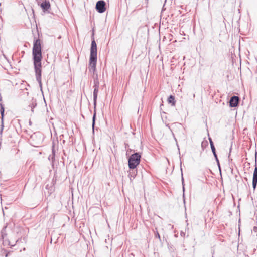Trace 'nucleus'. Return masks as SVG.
<instances>
[{
  "label": "nucleus",
  "mask_w": 257,
  "mask_h": 257,
  "mask_svg": "<svg viewBox=\"0 0 257 257\" xmlns=\"http://www.w3.org/2000/svg\"><path fill=\"white\" fill-rule=\"evenodd\" d=\"M32 56L36 80L42 89L41 73L42 60L41 41L38 38L34 39L32 49Z\"/></svg>",
  "instance_id": "nucleus-1"
},
{
  "label": "nucleus",
  "mask_w": 257,
  "mask_h": 257,
  "mask_svg": "<svg viewBox=\"0 0 257 257\" xmlns=\"http://www.w3.org/2000/svg\"><path fill=\"white\" fill-rule=\"evenodd\" d=\"M92 36V41L90 48V56L89 59V70L94 72L96 70L97 62V44L94 37Z\"/></svg>",
  "instance_id": "nucleus-2"
},
{
  "label": "nucleus",
  "mask_w": 257,
  "mask_h": 257,
  "mask_svg": "<svg viewBox=\"0 0 257 257\" xmlns=\"http://www.w3.org/2000/svg\"><path fill=\"white\" fill-rule=\"evenodd\" d=\"M7 226H4L1 231V237L3 240V244L4 246H10L11 247L14 246L16 243L18 242L21 238L19 237L17 238H12L11 237L10 239L7 238V234L6 232V228Z\"/></svg>",
  "instance_id": "nucleus-3"
},
{
  "label": "nucleus",
  "mask_w": 257,
  "mask_h": 257,
  "mask_svg": "<svg viewBox=\"0 0 257 257\" xmlns=\"http://www.w3.org/2000/svg\"><path fill=\"white\" fill-rule=\"evenodd\" d=\"M43 139V136L41 134L34 133L31 136L30 141L33 146L39 147L42 145Z\"/></svg>",
  "instance_id": "nucleus-4"
},
{
  "label": "nucleus",
  "mask_w": 257,
  "mask_h": 257,
  "mask_svg": "<svg viewBox=\"0 0 257 257\" xmlns=\"http://www.w3.org/2000/svg\"><path fill=\"white\" fill-rule=\"evenodd\" d=\"M130 169L128 176L131 180V178H135L137 174V170L136 169L140 162H128Z\"/></svg>",
  "instance_id": "nucleus-5"
},
{
  "label": "nucleus",
  "mask_w": 257,
  "mask_h": 257,
  "mask_svg": "<svg viewBox=\"0 0 257 257\" xmlns=\"http://www.w3.org/2000/svg\"><path fill=\"white\" fill-rule=\"evenodd\" d=\"M99 82L97 78V75H96V78L94 79V91H93V102L94 107L96 105L97 98V94L99 91Z\"/></svg>",
  "instance_id": "nucleus-6"
},
{
  "label": "nucleus",
  "mask_w": 257,
  "mask_h": 257,
  "mask_svg": "<svg viewBox=\"0 0 257 257\" xmlns=\"http://www.w3.org/2000/svg\"><path fill=\"white\" fill-rule=\"evenodd\" d=\"M126 155L128 156V161H140L141 157L140 153L135 152V151L131 150L126 152Z\"/></svg>",
  "instance_id": "nucleus-7"
},
{
  "label": "nucleus",
  "mask_w": 257,
  "mask_h": 257,
  "mask_svg": "<svg viewBox=\"0 0 257 257\" xmlns=\"http://www.w3.org/2000/svg\"><path fill=\"white\" fill-rule=\"evenodd\" d=\"M96 11L99 13H103L106 11V3L103 0L98 1L95 6Z\"/></svg>",
  "instance_id": "nucleus-8"
},
{
  "label": "nucleus",
  "mask_w": 257,
  "mask_h": 257,
  "mask_svg": "<svg viewBox=\"0 0 257 257\" xmlns=\"http://www.w3.org/2000/svg\"><path fill=\"white\" fill-rule=\"evenodd\" d=\"M39 5L40 6L43 12H50L51 5L49 0H46Z\"/></svg>",
  "instance_id": "nucleus-9"
},
{
  "label": "nucleus",
  "mask_w": 257,
  "mask_h": 257,
  "mask_svg": "<svg viewBox=\"0 0 257 257\" xmlns=\"http://www.w3.org/2000/svg\"><path fill=\"white\" fill-rule=\"evenodd\" d=\"M53 145L52 147V154L50 155L48 157V159L52 161L55 160V156L56 155V153L58 151V146H56L54 142H53Z\"/></svg>",
  "instance_id": "nucleus-10"
},
{
  "label": "nucleus",
  "mask_w": 257,
  "mask_h": 257,
  "mask_svg": "<svg viewBox=\"0 0 257 257\" xmlns=\"http://www.w3.org/2000/svg\"><path fill=\"white\" fill-rule=\"evenodd\" d=\"M1 106V110H0V113L1 115V130H0V136H2L3 131L4 129V105L0 103Z\"/></svg>",
  "instance_id": "nucleus-11"
},
{
  "label": "nucleus",
  "mask_w": 257,
  "mask_h": 257,
  "mask_svg": "<svg viewBox=\"0 0 257 257\" xmlns=\"http://www.w3.org/2000/svg\"><path fill=\"white\" fill-rule=\"evenodd\" d=\"M239 98L238 96H233L231 97L229 101V106L231 107H236L239 103Z\"/></svg>",
  "instance_id": "nucleus-12"
},
{
  "label": "nucleus",
  "mask_w": 257,
  "mask_h": 257,
  "mask_svg": "<svg viewBox=\"0 0 257 257\" xmlns=\"http://www.w3.org/2000/svg\"><path fill=\"white\" fill-rule=\"evenodd\" d=\"M256 162H255V168L253 172V179H252V187L254 190L257 185V167H256Z\"/></svg>",
  "instance_id": "nucleus-13"
},
{
  "label": "nucleus",
  "mask_w": 257,
  "mask_h": 257,
  "mask_svg": "<svg viewBox=\"0 0 257 257\" xmlns=\"http://www.w3.org/2000/svg\"><path fill=\"white\" fill-rule=\"evenodd\" d=\"M36 99L32 98L29 102L28 108H30L31 111L34 112V109L37 106Z\"/></svg>",
  "instance_id": "nucleus-14"
},
{
  "label": "nucleus",
  "mask_w": 257,
  "mask_h": 257,
  "mask_svg": "<svg viewBox=\"0 0 257 257\" xmlns=\"http://www.w3.org/2000/svg\"><path fill=\"white\" fill-rule=\"evenodd\" d=\"M67 138H68L69 139H71V137L68 134L61 135V136H60V142H62V143L64 144L66 142V139Z\"/></svg>",
  "instance_id": "nucleus-15"
},
{
  "label": "nucleus",
  "mask_w": 257,
  "mask_h": 257,
  "mask_svg": "<svg viewBox=\"0 0 257 257\" xmlns=\"http://www.w3.org/2000/svg\"><path fill=\"white\" fill-rule=\"evenodd\" d=\"M168 101L169 103H171L172 106H174L175 104V97L173 95H170L168 98Z\"/></svg>",
  "instance_id": "nucleus-16"
},
{
  "label": "nucleus",
  "mask_w": 257,
  "mask_h": 257,
  "mask_svg": "<svg viewBox=\"0 0 257 257\" xmlns=\"http://www.w3.org/2000/svg\"><path fill=\"white\" fill-rule=\"evenodd\" d=\"M211 150H212V153L214 156L216 161H219L217 156V154L216 153L215 148L214 145H212Z\"/></svg>",
  "instance_id": "nucleus-17"
},
{
  "label": "nucleus",
  "mask_w": 257,
  "mask_h": 257,
  "mask_svg": "<svg viewBox=\"0 0 257 257\" xmlns=\"http://www.w3.org/2000/svg\"><path fill=\"white\" fill-rule=\"evenodd\" d=\"M168 249H169V251L171 253L174 252L175 249L174 247L173 246V245H172L171 244H170V245L168 244Z\"/></svg>",
  "instance_id": "nucleus-18"
},
{
  "label": "nucleus",
  "mask_w": 257,
  "mask_h": 257,
  "mask_svg": "<svg viewBox=\"0 0 257 257\" xmlns=\"http://www.w3.org/2000/svg\"><path fill=\"white\" fill-rule=\"evenodd\" d=\"M63 155H62L61 159L63 160V161H65L67 159H68V157L67 156V155L65 154V153L63 151Z\"/></svg>",
  "instance_id": "nucleus-19"
},
{
  "label": "nucleus",
  "mask_w": 257,
  "mask_h": 257,
  "mask_svg": "<svg viewBox=\"0 0 257 257\" xmlns=\"http://www.w3.org/2000/svg\"><path fill=\"white\" fill-rule=\"evenodd\" d=\"M95 118H96V113H94L93 116V119H92V128H93V129H94V127L95 125Z\"/></svg>",
  "instance_id": "nucleus-20"
},
{
  "label": "nucleus",
  "mask_w": 257,
  "mask_h": 257,
  "mask_svg": "<svg viewBox=\"0 0 257 257\" xmlns=\"http://www.w3.org/2000/svg\"><path fill=\"white\" fill-rule=\"evenodd\" d=\"M155 237L156 238H158L160 240H161L160 236L158 232L157 231L155 233Z\"/></svg>",
  "instance_id": "nucleus-21"
},
{
  "label": "nucleus",
  "mask_w": 257,
  "mask_h": 257,
  "mask_svg": "<svg viewBox=\"0 0 257 257\" xmlns=\"http://www.w3.org/2000/svg\"><path fill=\"white\" fill-rule=\"evenodd\" d=\"M209 140H210V143L211 148H212V145H214V144H213V142L212 140L211 139H209Z\"/></svg>",
  "instance_id": "nucleus-22"
},
{
  "label": "nucleus",
  "mask_w": 257,
  "mask_h": 257,
  "mask_svg": "<svg viewBox=\"0 0 257 257\" xmlns=\"http://www.w3.org/2000/svg\"><path fill=\"white\" fill-rule=\"evenodd\" d=\"M180 169L181 170V173H182V161L180 162ZM183 175V174H182V176Z\"/></svg>",
  "instance_id": "nucleus-23"
},
{
  "label": "nucleus",
  "mask_w": 257,
  "mask_h": 257,
  "mask_svg": "<svg viewBox=\"0 0 257 257\" xmlns=\"http://www.w3.org/2000/svg\"><path fill=\"white\" fill-rule=\"evenodd\" d=\"M218 167L220 166V162H216Z\"/></svg>",
  "instance_id": "nucleus-24"
},
{
  "label": "nucleus",
  "mask_w": 257,
  "mask_h": 257,
  "mask_svg": "<svg viewBox=\"0 0 257 257\" xmlns=\"http://www.w3.org/2000/svg\"><path fill=\"white\" fill-rule=\"evenodd\" d=\"M182 182L183 185H184V178H183V176H182Z\"/></svg>",
  "instance_id": "nucleus-25"
},
{
  "label": "nucleus",
  "mask_w": 257,
  "mask_h": 257,
  "mask_svg": "<svg viewBox=\"0 0 257 257\" xmlns=\"http://www.w3.org/2000/svg\"><path fill=\"white\" fill-rule=\"evenodd\" d=\"M229 160L230 161H232V159L230 158V155L228 156Z\"/></svg>",
  "instance_id": "nucleus-26"
},
{
  "label": "nucleus",
  "mask_w": 257,
  "mask_h": 257,
  "mask_svg": "<svg viewBox=\"0 0 257 257\" xmlns=\"http://www.w3.org/2000/svg\"><path fill=\"white\" fill-rule=\"evenodd\" d=\"M253 230H257V227H253Z\"/></svg>",
  "instance_id": "nucleus-27"
},
{
  "label": "nucleus",
  "mask_w": 257,
  "mask_h": 257,
  "mask_svg": "<svg viewBox=\"0 0 257 257\" xmlns=\"http://www.w3.org/2000/svg\"><path fill=\"white\" fill-rule=\"evenodd\" d=\"M218 168H219V171L221 172V167H220V166L218 167Z\"/></svg>",
  "instance_id": "nucleus-28"
},
{
  "label": "nucleus",
  "mask_w": 257,
  "mask_h": 257,
  "mask_svg": "<svg viewBox=\"0 0 257 257\" xmlns=\"http://www.w3.org/2000/svg\"><path fill=\"white\" fill-rule=\"evenodd\" d=\"M48 185H46V189H47V188H48Z\"/></svg>",
  "instance_id": "nucleus-29"
}]
</instances>
